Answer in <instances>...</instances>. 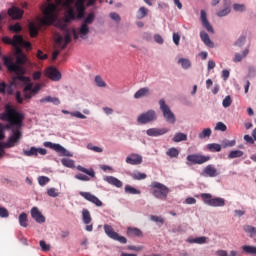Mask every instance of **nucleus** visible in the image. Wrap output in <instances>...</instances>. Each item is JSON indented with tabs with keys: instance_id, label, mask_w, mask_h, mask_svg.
Instances as JSON below:
<instances>
[{
	"instance_id": "864d4df0",
	"label": "nucleus",
	"mask_w": 256,
	"mask_h": 256,
	"mask_svg": "<svg viewBox=\"0 0 256 256\" xmlns=\"http://www.w3.org/2000/svg\"><path fill=\"white\" fill-rule=\"evenodd\" d=\"M95 83L97 85V87H106V83L105 81H103V78H101V76H96L95 77Z\"/></svg>"
},
{
	"instance_id": "f8f14e48",
	"label": "nucleus",
	"mask_w": 256,
	"mask_h": 256,
	"mask_svg": "<svg viewBox=\"0 0 256 256\" xmlns=\"http://www.w3.org/2000/svg\"><path fill=\"white\" fill-rule=\"evenodd\" d=\"M63 35H58L56 38V44L61 47V49H67V44L71 42V30L63 32Z\"/></svg>"
},
{
	"instance_id": "c03bdc74",
	"label": "nucleus",
	"mask_w": 256,
	"mask_h": 256,
	"mask_svg": "<svg viewBox=\"0 0 256 256\" xmlns=\"http://www.w3.org/2000/svg\"><path fill=\"white\" fill-rule=\"evenodd\" d=\"M211 128H206L202 132L198 134L199 139H205L207 137H211Z\"/></svg>"
},
{
	"instance_id": "6e6d98bb",
	"label": "nucleus",
	"mask_w": 256,
	"mask_h": 256,
	"mask_svg": "<svg viewBox=\"0 0 256 256\" xmlns=\"http://www.w3.org/2000/svg\"><path fill=\"white\" fill-rule=\"evenodd\" d=\"M215 131H227V125L223 122H218L215 126Z\"/></svg>"
},
{
	"instance_id": "6e6552de",
	"label": "nucleus",
	"mask_w": 256,
	"mask_h": 256,
	"mask_svg": "<svg viewBox=\"0 0 256 256\" xmlns=\"http://www.w3.org/2000/svg\"><path fill=\"white\" fill-rule=\"evenodd\" d=\"M159 105L163 113L164 119H166L168 123H172V125L175 124V114H173L169 105H167L163 99L159 101Z\"/></svg>"
},
{
	"instance_id": "2f4dec72",
	"label": "nucleus",
	"mask_w": 256,
	"mask_h": 256,
	"mask_svg": "<svg viewBox=\"0 0 256 256\" xmlns=\"http://www.w3.org/2000/svg\"><path fill=\"white\" fill-rule=\"evenodd\" d=\"M29 32H30V37H37V35H39V27H37L35 23L30 22Z\"/></svg>"
},
{
	"instance_id": "b1692460",
	"label": "nucleus",
	"mask_w": 256,
	"mask_h": 256,
	"mask_svg": "<svg viewBox=\"0 0 256 256\" xmlns=\"http://www.w3.org/2000/svg\"><path fill=\"white\" fill-rule=\"evenodd\" d=\"M247 55H249V48H246L242 54L240 53H236L234 58H233V62L234 63H241V61H243V59H245V57H247Z\"/></svg>"
},
{
	"instance_id": "13d9d810",
	"label": "nucleus",
	"mask_w": 256,
	"mask_h": 256,
	"mask_svg": "<svg viewBox=\"0 0 256 256\" xmlns=\"http://www.w3.org/2000/svg\"><path fill=\"white\" fill-rule=\"evenodd\" d=\"M40 247L42 251H50L51 250V245L47 244L45 240L40 241Z\"/></svg>"
},
{
	"instance_id": "680f3d73",
	"label": "nucleus",
	"mask_w": 256,
	"mask_h": 256,
	"mask_svg": "<svg viewBox=\"0 0 256 256\" xmlns=\"http://www.w3.org/2000/svg\"><path fill=\"white\" fill-rule=\"evenodd\" d=\"M151 221H154L155 223H161L163 225L165 223V220L159 216L152 215L150 217Z\"/></svg>"
},
{
	"instance_id": "5fc2aeb1",
	"label": "nucleus",
	"mask_w": 256,
	"mask_h": 256,
	"mask_svg": "<svg viewBox=\"0 0 256 256\" xmlns=\"http://www.w3.org/2000/svg\"><path fill=\"white\" fill-rule=\"evenodd\" d=\"M0 217L2 219H7V217H9V210H7V208L5 207L0 206Z\"/></svg>"
},
{
	"instance_id": "8fccbe9b",
	"label": "nucleus",
	"mask_w": 256,
	"mask_h": 256,
	"mask_svg": "<svg viewBox=\"0 0 256 256\" xmlns=\"http://www.w3.org/2000/svg\"><path fill=\"white\" fill-rule=\"evenodd\" d=\"M231 13V8L226 7L222 10H220L219 12H217V16L218 17H225L227 15H229Z\"/></svg>"
},
{
	"instance_id": "052dcab7",
	"label": "nucleus",
	"mask_w": 256,
	"mask_h": 256,
	"mask_svg": "<svg viewBox=\"0 0 256 256\" xmlns=\"http://www.w3.org/2000/svg\"><path fill=\"white\" fill-rule=\"evenodd\" d=\"M110 19H112V21H116V23H119L121 21V16H119V14L116 12H111Z\"/></svg>"
},
{
	"instance_id": "c9c22d12",
	"label": "nucleus",
	"mask_w": 256,
	"mask_h": 256,
	"mask_svg": "<svg viewBox=\"0 0 256 256\" xmlns=\"http://www.w3.org/2000/svg\"><path fill=\"white\" fill-rule=\"evenodd\" d=\"M166 155H168V157L171 159H175L179 157V150L175 147L169 148L166 152Z\"/></svg>"
},
{
	"instance_id": "39448f33",
	"label": "nucleus",
	"mask_w": 256,
	"mask_h": 256,
	"mask_svg": "<svg viewBox=\"0 0 256 256\" xmlns=\"http://www.w3.org/2000/svg\"><path fill=\"white\" fill-rule=\"evenodd\" d=\"M21 130L12 129V135L8 138L7 142H0V151L5 153V149H11V147H15L19 141H21Z\"/></svg>"
},
{
	"instance_id": "603ef678",
	"label": "nucleus",
	"mask_w": 256,
	"mask_h": 256,
	"mask_svg": "<svg viewBox=\"0 0 256 256\" xmlns=\"http://www.w3.org/2000/svg\"><path fill=\"white\" fill-rule=\"evenodd\" d=\"M231 103H233V100H231V96H226L222 102L223 107L227 109V107H231Z\"/></svg>"
},
{
	"instance_id": "4c0bfd02",
	"label": "nucleus",
	"mask_w": 256,
	"mask_h": 256,
	"mask_svg": "<svg viewBox=\"0 0 256 256\" xmlns=\"http://www.w3.org/2000/svg\"><path fill=\"white\" fill-rule=\"evenodd\" d=\"M77 170L81 171L82 173H85L86 175H89V177H95V170L93 169L88 170L87 168L79 165L77 166Z\"/></svg>"
},
{
	"instance_id": "6ab92c4d",
	"label": "nucleus",
	"mask_w": 256,
	"mask_h": 256,
	"mask_svg": "<svg viewBox=\"0 0 256 256\" xmlns=\"http://www.w3.org/2000/svg\"><path fill=\"white\" fill-rule=\"evenodd\" d=\"M23 13L25 12L19 7L13 6L8 9V15L9 17H12V19H21L23 17Z\"/></svg>"
},
{
	"instance_id": "7c9ffc66",
	"label": "nucleus",
	"mask_w": 256,
	"mask_h": 256,
	"mask_svg": "<svg viewBox=\"0 0 256 256\" xmlns=\"http://www.w3.org/2000/svg\"><path fill=\"white\" fill-rule=\"evenodd\" d=\"M210 207H225V199L223 198H212Z\"/></svg>"
},
{
	"instance_id": "0e129e2a",
	"label": "nucleus",
	"mask_w": 256,
	"mask_h": 256,
	"mask_svg": "<svg viewBox=\"0 0 256 256\" xmlns=\"http://www.w3.org/2000/svg\"><path fill=\"white\" fill-rule=\"evenodd\" d=\"M70 115L72 117H77V119H87V116L83 115L81 112L76 111V112H71Z\"/></svg>"
},
{
	"instance_id": "473e14b6",
	"label": "nucleus",
	"mask_w": 256,
	"mask_h": 256,
	"mask_svg": "<svg viewBox=\"0 0 256 256\" xmlns=\"http://www.w3.org/2000/svg\"><path fill=\"white\" fill-rule=\"evenodd\" d=\"M174 143H181V141H187V134L178 132L173 137Z\"/></svg>"
},
{
	"instance_id": "ddd939ff",
	"label": "nucleus",
	"mask_w": 256,
	"mask_h": 256,
	"mask_svg": "<svg viewBox=\"0 0 256 256\" xmlns=\"http://www.w3.org/2000/svg\"><path fill=\"white\" fill-rule=\"evenodd\" d=\"M79 195L86 199V201L96 205V207H103V202L97 196L91 194V192H80Z\"/></svg>"
},
{
	"instance_id": "e433bc0d",
	"label": "nucleus",
	"mask_w": 256,
	"mask_h": 256,
	"mask_svg": "<svg viewBox=\"0 0 256 256\" xmlns=\"http://www.w3.org/2000/svg\"><path fill=\"white\" fill-rule=\"evenodd\" d=\"M201 199L204 201L206 205H209L211 207V203L213 201V196L209 193H202Z\"/></svg>"
},
{
	"instance_id": "5701e85b",
	"label": "nucleus",
	"mask_w": 256,
	"mask_h": 256,
	"mask_svg": "<svg viewBox=\"0 0 256 256\" xmlns=\"http://www.w3.org/2000/svg\"><path fill=\"white\" fill-rule=\"evenodd\" d=\"M105 181H107V183H109L110 185H114V187H123V182H121V180L117 179L116 177L108 176L106 177Z\"/></svg>"
},
{
	"instance_id": "37998d69",
	"label": "nucleus",
	"mask_w": 256,
	"mask_h": 256,
	"mask_svg": "<svg viewBox=\"0 0 256 256\" xmlns=\"http://www.w3.org/2000/svg\"><path fill=\"white\" fill-rule=\"evenodd\" d=\"M245 233H249L250 237H256V228L251 225L244 226Z\"/></svg>"
},
{
	"instance_id": "423d86ee",
	"label": "nucleus",
	"mask_w": 256,
	"mask_h": 256,
	"mask_svg": "<svg viewBox=\"0 0 256 256\" xmlns=\"http://www.w3.org/2000/svg\"><path fill=\"white\" fill-rule=\"evenodd\" d=\"M93 21H95V14H88L78 29V35H80L81 39H87V35H89V25H91Z\"/></svg>"
},
{
	"instance_id": "4d7b16f0",
	"label": "nucleus",
	"mask_w": 256,
	"mask_h": 256,
	"mask_svg": "<svg viewBox=\"0 0 256 256\" xmlns=\"http://www.w3.org/2000/svg\"><path fill=\"white\" fill-rule=\"evenodd\" d=\"M234 11H239L240 13H243L246 9L244 4H234L233 5Z\"/></svg>"
},
{
	"instance_id": "a19ab883",
	"label": "nucleus",
	"mask_w": 256,
	"mask_h": 256,
	"mask_svg": "<svg viewBox=\"0 0 256 256\" xmlns=\"http://www.w3.org/2000/svg\"><path fill=\"white\" fill-rule=\"evenodd\" d=\"M147 13H149V10L145 7H140L137 12V19H144V17H147Z\"/></svg>"
},
{
	"instance_id": "393cba45",
	"label": "nucleus",
	"mask_w": 256,
	"mask_h": 256,
	"mask_svg": "<svg viewBox=\"0 0 256 256\" xmlns=\"http://www.w3.org/2000/svg\"><path fill=\"white\" fill-rule=\"evenodd\" d=\"M150 95V90L147 87L139 89L135 94L134 98L135 99H141V97H148Z\"/></svg>"
},
{
	"instance_id": "f03ea898",
	"label": "nucleus",
	"mask_w": 256,
	"mask_h": 256,
	"mask_svg": "<svg viewBox=\"0 0 256 256\" xmlns=\"http://www.w3.org/2000/svg\"><path fill=\"white\" fill-rule=\"evenodd\" d=\"M1 121H7L8 124L5 125L4 129H21L23 127V121H25V114L23 112L17 111L15 107L10 104L5 105V110L0 114Z\"/></svg>"
},
{
	"instance_id": "0eeeda50",
	"label": "nucleus",
	"mask_w": 256,
	"mask_h": 256,
	"mask_svg": "<svg viewBox=\"0 0 256 256\" xmlns=\"http://www.w3.org/2000/svg\"><path fill=\"white\" fill-rule=\"evenodd\" d=\"M44 147L48 149H52L56 153H58L61 157H73V153L65 149V147L61 146V144H55L53 142H44Z\"/></svg>"
},
{
	"instance_id": "79ce46f5",
	"label": "nucleus",
	"mask_w": 256,
	"mask_h": 256,
	"mask_svg": "<svg viewBox=\"0 0 256 256\" xmlns=\"http://www.w3.org/2000/svg\"><path fill=\"white\" fill-rule=\"evenodd\" d=\"M9 31L12 33H21V31H23V27H21V24L15 23L14 25L9 26Z\"/></svg>"
},
{
	"instance_id": "4468645a",
	"label": "nucleus",
	"mask_w": 256,
	"mask_h": 256,
	"mask_svg": "<svg viewBox=\"0 0 256 256\" xmlns=\"http://www.w3.org/2000/svg\"><path fill=\"white\" fill-rule=\"evenodd\" d=\"M25 157H37L38 155H47V149L31 147L30 150H24Z\"/></svg>"
},
{
	"instance_id": "7ed1b4c3",
	"label": "nucleus",
	"mask_w": 256,
	"mask_h": 256,
	"mask_svg": "<svg viewBox=\"0 0 256 256\" xmlns=\"http://www.w3.org/2000/svg\"><path fill=\"white\" fill-rule=\"evenodd\" d=\"M52 0H47L45 8H43L42 13L44 17L40 20L42 25H53L59 17V5L63 6V0H55V3L51 2Z\"/></svg>"
},
{
	"instance_id": "bf43d9fd",
	"label": "nucleus",
	"mask_w": 256,
	"mask_h": 256,
	"mask_svg": "<svg viewBox=\"0 0 256 256\" xmlns=\"http://www.w3.org/2000/svg\"><path fill=\"white\" fill-rule=\"evenodd\" d=\"M17 47H26V49H31V42H27L22 37V42L17 44Z\"/></svg>"
},
{
	"instance_id": "412c9836",
	"label": "nucleus",
	"mask_w": 256,
	"mask_h": 256,
	"mask_svg": "<svg viewBox=\"0 0 256 256\" xmlns=\"http://www.w3.org/2000/svg\"><path fill=\"white\" fill-rule=\"evenodd\" d=\"M200 39L203 41V43L206 45V47H215V44L211 41V38H209V34L205 31L200 32Z\"/></svg>"
},
{
	"instance_id": "e2e57ef3",
	"label": "nucleus",
	"mask_w": 256,
	"mask_h": 256,
	"mask_svg": "<svg viewBox=\"0 0 256 256\" xmlns=\"http://www.w3.org/2000/svg\"><path fill=\"white\" fill-rule=\"evenodd\" d=\"M49 197H59V192H57V189L55 188H50L47 191Z\"/></svg>"
},
{
	"instance_id": "de8ad7c7",
	"label": "nucleus",
	"mask_w": 256,
	"mask_h": 256,
	"mask_svg": "<svg viewBox=\"0 0 256 256\" xmlns=\"http://www.w3.org/2000/svg\"><path fill=\"white\" fill-rule=\"evenodd\" d=\"M49 181H51V179H49V177H47V176H40L38 178V183L41 187H45V185H47V183H49Z\"/></svg>"
},
{
	"instance_id": "20e7f679",
	"label": "nucleus",
	"mask_w": 256,
	"mask_h": 256,
	"mask_svg": "<svg viewBox=\"0 0 256 256\" xmlns=\"http://www.w3.org/2000/svg\"><path fill=\"white\" fill-rule=\"evenodd\" d=\"M151 193L153 197L156 199H160L161 201H165L169 195V188L160 182H152L151 185Z\"/></svg>"
},
{
	"instance_id": "9d476101",
	"label": "nucleus",
	"mask_w": 256,
	"mask_h": 256,
	"mask_svg": "<svg viewBox=\"0 0 256 256\" xmlns=\"http://www.w3.org/2000/svg\"><path fill=\"white\" fill-rule=\"evenodd\" d=\"M104 231L106 235L110 237V239H113L114 241H119V243H122V245H125V243H127V238H125V236H120L119 233L115 232V230H113V226L105 224Z\"/></svg>"
},
{
	"instance_id": "338daca9",
	"label": "nucleus",
	"mask_w": 256,
	"mask_h": 256,
	"mask_svg": "<svg viewBox=\"0 0 256 256\" xmlns=\"http://www.w3.org/2000/svg\"><path fill=\"white\" fill-rule=\"evenodd\" d=\"M202 25L208 31V33H215V30H213V26H211L209 22H204V24Z\"/></svg>"
},
{
	"instance_id": "58836bf2",
	"label": "nucleus",
	"mask_w": 256,
	"mask_h": 256,
	"mask_svg": "<svg viewBox=\"0 0 256 256\" xmlns=\"http://www.w3.org/2000/svg\"><path fill=\"white\" fill-rule=\"evenodd\" d=\"M243 151L241 150H232L229 155H228V159H237L239 157H243Z\"/></svg>"
},
{
	"instance_id": "09e8293b",
	"label": "nucleus",
	"mask_w": 256,
	"mask_h": 256,
	"mask_svg": "<svg viewBox=\"0 0 256 256\" xmlns=\"http://www.w3.org/2000/svg\"><path fill=\"white\" fill-rule=\"evenodd\" d=\"M87 149L94 151V153H103V148L99 146H93L91 143L87 145Z\"/></svg>"
},
{
	"instance_id": "4be33fe9",
	"label": "nucleus",
	"mask_w": 256,
	"mask_h": 256,
	"mask_svg": "<svg viewBox=\"0 0 256 256\" xmlns=\"http://www.w3.org/2000/svg\"><path fill=\"white\" fill-rule=\"evenodd\" d=\"M40 103H53V105H61V100L57 97L46 96L41 98Z\"/></svg>"
},
{
	"instance_id": "9b49d317",
	"label": "nucleus",
	"mask_w": 256,
	"mask_h": 256,
	"mask_svg": "<svg viewBox=\"0 0 256 256\" xmlns=\"http://www.w3.org/2000/svg\"><path fill=\"white\" fill-rule=\"evenodd\" d=\"M187 161L192 165H203L207 161H211V156H205L201 154H190L187 156Z\"/></svg>"
},
{
	"instance_id": "69168bd1",
	"label": "nucleus",
	"mask_w": 256,
	"mask_h": 256,
	"mask_svg": "<svg viewBox=\"0 0 256 256\" xmlns=\"http://www.w3.org/2000/svg\"><path fill=\"white\" fill-rule=\"evenodd\" d=\"M246 38L245 36H241L236 42L235 45L237 47H243L245 45Z\"/></svg>"
},
{
	"instance_id": "1a4fd4ad",
	"label": "nucleus",
	"mask_w": 256,
	"mask_h": 256,
	"mask_svg": "<svg viewBox=\"0 0 256 256\" xmlns=\"http://www.w3.org/2000/svg\"><path fill=\"white\" fill-rule=\"evenodd\" d=\"M155 119H157V113L155 110H148L138 116L137 122L140 125H147V123H151L155 121Z\"/></svg>"
},
{
	"instance_id": "a18cd8bd",
	"label": "nucleus",
	"mask_w": 256,
	"mask_h": 256,
	"mask_svg": "<svg viewBox=\"0 0 256 256\" xmlns=\"http://www.w3.org/2000/svg\"><path fill=\"white\" fill-rule=\"evenodd\" d=\"M178 63L182 65L184 69H189L191 67V61L189 59L180 58Z\"/></svg>"
},
{
	"instance_id": "2eb2a0df",
	"label": "nucleus",
	"mask_w": 256,
	"mask_h": 256,
	"mask_svg": "<svg viewBox=\"0 0 256 256\" xmlns=\"http://www.w3.org/2000/svg\"><path fill=\"white\" fill-rule=\"evenodd\" d=\"M148 137H161V135H165V133H169V129L167 128H150L146 131Z\"/></svg>"
},
{
	"instance_id": "bb28decb",
	"label": "nucleus",
	"mask_w": 256,
	"mask_h": 256,
	"mask_svg": "<svg viewBox=\"0 0 256 256\" xmlns=\"http://www.w3.org/2000/svg\"><path fill=\"white\" fill-rule=\"evenodd\" d=\"M82 221L84 225H89L91 221H93V218H91V212H89L87 209L82 210Z\"/></svg>"
},
{
	"instance_id": "cd10ccee",
	"label": "nucleus",
	"mask_w": 256,
	"mask_h": 256,
	"mask_svg": "<svg viewBox=\"0 0 256 256\" xmlns=\"http://www.w3.org/2000/svg\"><path fill=\"white\" fill-rule=\"evenodd\" d=\"M128 237H143V232L139 228H128Z\"/></svg>"
},
{
	"instance_id": "a211bd4d",
	"label": "nucleus",
	"mask_w": 256,
	"mask_h": 256,
	"mask_svg": "<svg viewBox=\"0 0 256 256\" xmlns=\"http://www.w3.org/2000/svg\"><path fill=\"white\" fill-rule=\"evenodd\" d=\"M126 163L128 165H141L143 163V157L139 154H131L127 156Z\"/></svg>"
},
{
	"instance_id": "c756f323",
	"label": "nucleus",
	"mask_w": 256,
	"mask_h": 256,
	"mask_svg": "<svg viewBox=\"0 0 256 256\" xmlns=\"http://www.w3.org/2000/svg\"><path fill=\"white\" fill-rule=\"evenodd\" d=\"M124 191L125 193H128V195H141V190H137L131 185H126Z\"/></svg>"
},
{
	"instance_id": "ea45409f",
	"label": "nucleus",
	"mask_w": 256,
	"mask_h": 256,
	"mask_svg": "<svg viewBox=\"0 0 256 256\" xmlns=\"http://www.w3.org/2000/svg\"><path fill=\"white\" fill-rule=\"evenodd\" d=\"M61 163L64 167H69L70 169H73V167H75V161H73L69 158H63L61 160Z\"/></svg>"
},
{
	"instance_id": "a878e982",
	"label": "nucleus",
	"mask_w": 256,
	"mask_h": 256,
	"mask_svg": "<svg viewBox=\"0 0 256 256\" xmlns=\"http://www.w3.org/2000/svg\"><path fill=\"white\" fill-rule=\"evenodd\" d=\"M18 221H19V224L21 227H28L29 226V219H28V216H27V213L25 212H22L19 217H18Z\"/></svg>"
},
{
	"instance_id": "3c124183",
	"label": "nucleus",
	"mask_w": 256,
	"mask_h": 256,
	"mask_svg": "<svg viewBox=\"0 0 256 256\" xmlns=\"http://www.w3.org/2000/svg\"><path fill=\"white\" fill-rule=\"evenodd\" d=\"M206 242H207V237L205 236L198 237L191 240V243H197L198 245H203V243H206Z\"/></svg>"
},
{
	"instance_id": "49530a36",
	"label": "nucleus",
	"mask_w": 256,
	"mask_h": 256,
	"mask_svg": "<svg viewBox=\"0 0 256 256\" xmlns=\"http://www.w3.org/2000/svg\"><path fill=\"white\" fill-rule=\"evenodd\" d=\"M207 148L209 151L219 153L221 151V145L217 143L208 144Z\"/></svg>"
},
{
	"instance_id": "f704fd0d",
	"label": "nucleus",
	"mask_w": 256,
	"mask_h": 256,
	"mask_svg": "<svg viewBox=\"0 0 256 256\" xmlns=\"http://www.w3.org/2000/svg\"><path fill=\"white\" fill-rule=\"evenodd\" d=\"M242 250L246 255H256V247L255 246H249V245H244L242 246Z\"/></svg>"
},
{
	"instance_id": "aec40b11",
	"label": "nucleus",
	"mask_w": 256,
	"mask_h": 256,
	"mask_svg": "<svg viewBox=\"0 0 256 256\" xmlns=\"http://www.w3.org/2000/svg\"><path fill=\"white\" fill-rule=\"evenodd\" d=\"M203 173L206 177H217L219 175L217 168L213 167V165L206 166Z\"/></svg>"
},
{
	"instance_id": "774afa93",
	"label": "nucleus",
	"mask_w": 256,
	"mask_h": 256,
	"mask_svg": "<svg viewBox=\"0 0 256 256\" xmlns=\"http://www.w3.org/2000/svg\"><path fill=\"white\" fill-rule=\"evenodd\" d=\"M235 144H236L235 140H231V141L226 140L225 142H223V147L224 148L235 147Z\"/></svg>"
},
{
	"instance_id": "72a5a7b5",
	"label": "nucleus",
	"mask_w": 256,
	"mask_h": 256,
	"mask_svg": "<svg viewBox=\"0 0 256 256\" xmlns=\"http://www.w3.org/2000/svg\"><path fill=\"white\" fill-rule=\"evenodd\" d=\"M131 177L135 181H143V179H147V174L136 171L131 174Z\"/></svg>"
},
{
	"instance_id": "dca6fc26",
	"label": "nucleus",
	"mask_w": 256,
	"mask_h": 256,
	"mask_svg": "<svg viewBox=\"0 0 256 256\" xmlns=\"http://www.w3.org/2000/svg\"><path fill=\"white\" fill-rule=\"evenodd\" d=\"M46 76L49 77L52 81H60L61 80V72L57 70L55 67H49L46 70Z\"/></svg>"
},
{
	"instance_id": "f3484780",
	"label": "nucleus",
	"mask_w": 256,
	"mask_h": 256,
	"mask_svg": "<svg viewBox=\"0 0 256 256\" xmlns=\"http://www.w3.org/2000/svg\"><path fill=\"white\" fill-rule=\"evenodd\" d=\"M32 219L36 221V223H45L46 219L44 215L39 211V208L33 207L30 211Z\"/></svg>"
},
{
	"instance_id": "c85d7f7f",
	"label": "nucleus",
	"mask_w": 256,
	"mask_h": 256,
	"mask_svg": "<svg viewBox=\"0 0 256 256\" xmlns=\"http://www.w3.org/2000/svg\"><path fill=\"white\" fill-rule=\"evenodd\" d=\"M73 20H75V12L73 11V8H68V11L64 16V23H71Z\"/></svg>"
},
{
	"instance_id": "f257e3e1",
	"label": "nucleus",
	"mask_w": 256,
	"mask_h": 256,
	"mask_svg": "<svg viewBox=\"0 0 256 256\" xmlns=\"http://www.w3.org/2000/svg\"><path fill=\"white\" fill-rule=\"evenodd\" d=\"M2 41L5 45H12L15 48V55H16V62L13 61V58L3 56V61L5 67L8 69L10 73H15L16 79L18 81H23L24 83H29L31 79L25 75V67L23 65H27L29 63V58L27 55L23 53V50L17 46L18 43L23 42V36L21 35H14L13 39L8 36H4Z\"/></svg>"
}]
</instances>
